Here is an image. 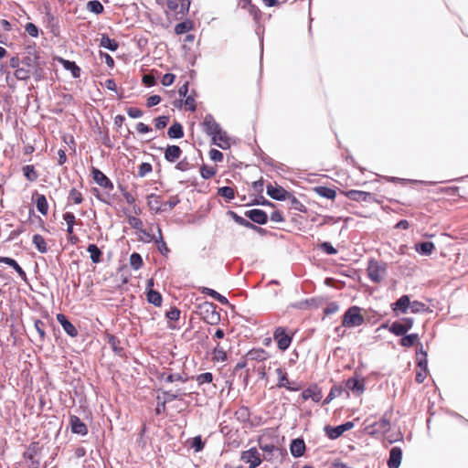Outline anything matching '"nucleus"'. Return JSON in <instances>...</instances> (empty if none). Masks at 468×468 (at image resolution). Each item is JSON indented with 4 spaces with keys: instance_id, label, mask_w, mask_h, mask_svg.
I'll list each match as a JSON object with an SVG mask.
<instances>
[{
    "instance_id": "1",
    "label": "nucleus",
    "mask_w": 468,
    "mask_h": 468,
    "mask_svg": "<svg viewBox=\"0 0 468 468\" xmlns=\"http://www.w3.org/2000/svg\"><path fill=\"white\" fill-rule=\"evenodd\" d=\"M411 346L415 347L416 353V377L418 383H422L428 377V360L427 350L423 349L422 345L419 342L418 335L411 334Z\"/></svg>"
},
{
    "instance_id": "2",
    "label": "nucleus",
    "mask_w": 468,
    "mask_h": 468,
    "mask_svg": "<svg viewBox=\"0 0 468 468\" xmlns=\"http://www.w3.org/2000/svg\"><path fill=\"white\" fill-rule=\"evenodd\" d=\"M405 323L399 321L393 322L390 325L385 324L382 325L383 328H388L389 332L397 336H401L400 344L403 346L410 347V335L408 330L410 328V319H405Z\"/></svg>"
},
{
    "instance_id": "3",
    "label": "nucleus",
    "mask_w": 468,
    "mask_h": 468,
    "mask_svg": "<svg viewBox=\"0 0 468 468\" xmlns=\"http://www.w3.org/2000/svg\"><path fill=\"white\" fill-rule=\"evenodd\" d=\"M198 314L201 318L208 324H217L220 321V315L217 312V305L205 302L198 306Z\"/></svg>"
},
{
    "instance_id": "4",
    "label": "nucleus",
    "mask_w": 468,
    "mask_h": 468,
    "mask_svg": "<svg viewBox=\"0 0 468 468\" xmlns=\"http://www.w3.org/2000/svg\"><path fill=\"white\" fill-rule=\"evenodd\" d=\"M364 321V317L360 314V308L352 306L345 313L342 324L346 327H355L361 325Z\"/></svg>"
},
{
    "instance_id": "5",
    "label": "nucleus",
    "mask_w": 468,
    "mask_h": 468,
    "mask_svg": "<svg viewBox=\"0 0 468 468\" xmlns=\"http://www.w3.org/2000/svg\"><path fill=\"white\" fill-rule=\"evenodd\" d=\"M390 427L389 420L384 416L378 421L368 424L366 427V431L371 435H384L390 430Z\"/></svg>"
},
{
    "instance_id": "6",
    "label": "nucleus",
    "mask_w": 468,
    "mask_h": 468,
    "mask_svg": "<svg viewBox=\"0 0 468 468\" xmlns=\"http://www.w3.org/2000/svg\"><path fill=\"white\" fill-rule=\"evenodd\" d=\"M369 279L374 282H379L383 280L386 270L377 261H370L367 266Z\"/></svg>"
},
{
    "instance_id": "7",
    "label": "nucleus",
    "mask_w": 468,
    "mask_h": 468,
    "mask_svg": "<svg viewBox=\"0 0 468 468\" xmlns=\"http://www.w3.org/2000/svg\"><path fill=\"white\" fill-rule=\"evenodd\" d=\"M273 338L277 342L279 349L282 351L286 350L292 343V336L285 333L283 327H277L275 329Z\"/></svg>"
},
{
    "instance_id": "8",
    "label": "nucleus",
    "mask_w": 468,
    "mask_h": 468,
    "mask_svg": "<svg viewBox=\"0 0 468 468\" xmlns=\"http://www.w3.org/2000/svg\"><path fill=\"white\" fill-rule=\"evenodd\" d=\"M240 459L243 462L250 463V468H256L261 463L260 452L254 447L242 452Z\"/></svg>"
},
{
    "instance_id": "9",
    "label": "nucleus",
    "mask_w": 468,
    "mask_h": 468,
    "mask_svg": "<svg viewBox=\"0 0 468 468\" xmlns=\"http://www.w3.org/2000/svg\"><path fill=\"white\" fill-rule=\"evenodd\" d=\"M167 7L169 10L176 12L181 16L186 15L190 7V0H167Z\"/></svg>"
},
{
    "instance_id": "10",
    "label": "nucleus",
    "mask_w": 468,
    "mask_h": 468,
    "mask_svg": "<svg viewBox=\"0 0 468 468\" xmlns=\"http://www.w3.org/2000/svg\"><path fill=\"white\" fill-rule=\"evenodd\" d=\"M202 127L203 131L209 136H212L222 130L211 114H207L204 117Z\"/></svg>"
},
{
    "instance_id": "11",
    "label": "nucleus",
    "mask_w": 468,
    "mask_h": 468,
    "mask_svg": "<svg viewBox=\"0 0 468 468\" xmlns=\"http://www.w3.org/2000/svg\"><path fill=\"white\" fill-rule=\"evenodd\" d=\"M409 308L410 295L408 294L401 296L398 301L391 304V309L397 316L401 314H406Z\"/></svg>"
},
{
    "instance_id": "12",
    "label": "nucleus",
    "mask_w": 468,
    "mask_h": 468,
    "mask_svg": "<svg viewBox=\"0 0 468 468\" xmlns=\"http://www.w3.org/2000/svg\"><path fill=\"white\" fill-rule=\"evenodd\" d=\"M267 194L275 200L282 201L287 200L289 192L280 186H273L272 185L267 186Z\"/></svg>"
},
{
    "instance_id": "13",
    "label": "nucleus",
    "mask_w": 468,
    "mask_h": 468,
    "mask_svg": "<svg viewBox=\"0 0 468 468\" xmlns=\"http://www.w3.org/2000/svg\"><path fill=\"white\" fill-rule=\"evenodd\" d=\"M245 216L248 217L251 221L260 225H264L268 221V216L266 212L258 208L246 211Z\"/></svg>"
},
{
    "instance_id": "14",
    "label": "nucleus",
    "mask_w": 468,
    "mask_h": 468,
    "mask_svg": "<svg viewBox=\"0 0 468 468\" xmlns=\"http://www.w3.org/2000/svg\"><path fill=\"white\" fill-rule=\"evenodd\" d=\"M346 388L359 396L365 390L364 381L356 378H350L346 382Z\"/></svg>"
},
{
    "instance_id": "15",
    "label": "nucleus",
    "mask_w": 468,
    "mask_h": 468,
    "mask_svg": "<svg viewBox=\"0 0 468 468\" xmlns=\"http://www.w3.org/2000/svg\"><path fill=\"white\" fill-rule=\"evenodd\" d=\"M70 429L73 433L80 435H86L88 428L84 422L77 416H70L69 418Z\"/></svg>"
},
{
    "instance_id": "16",
    "label": "nucleus",
    "mask_w": 468,
    "mask_h": 468,
    "mask_svg": "<svg viewBox=\"0 0 468 468\" xmlns=\"http://www.w3.org/2000/svg\"><path fill=\"white\" fill-rule=\"evenodd\" d=\"M57 321L61 324L64 331L71 337L78 335L77 328L68 320V318L62 314H57Z\"/></svg>"
},
{
    "instance_id": "17",
    "label": "nucleus",
    "mask_w": 468,
    "mask_h": 468,
    "mask_svg": "<svg viewBox=\"0 0 468 468\" xmlns=\"http://www.w3.org/2000/svg\"><path fill=\"white\" fill-rule=\"evenodd\" d=\"M305 443L304 441L301 438L293 439L290 445V451L293 457L298 458L304 454L305 452Z\"/></svg>"
},
{
    "instance_id": "18",
    "label": "nucleus",
    "mask_w": 468,
    "mask_h": 468,
    "mask_svg": "<svg viewBox=\"0 0 468 468\" xmlns=\"http://www.w3.org/2000/svg\"><path fill=\"white\" fill-rule=\"evenodd\" d=\"M402 452L399 447H393L388 460V468H399L401 463Z\"/></svg>"
},
{
    "instance_id": "19",
    "label": "nucleus",
    "mask_w": 468,
    "mask_h": 468,
    "mask_svg": "<svg viewBox=\"0 0 468 468\" xmlns=\"http://www.w3.org/2000/svg\"><path fill=\"white\" fill-rule=\"evenodd\" d=\"M212 142L217 146L221 149H228L230 146L229 139L227 135V133L223 130H220L218 133L211 136Z\"/></svg>"
},
{
    "instance_id": "20",
    "label": "nucleus",
    "mask_w": 468,
    "mask_h": 468,
    "mask_svg": "<svg viewBox=\"0 0 468 468\" xmlns=\"http://www.w3.org/2000/svg\"><path fill=\"white\" fill-rule=\"evenodd\" d=\"M346 196L354 201H365L368 202L373 199L372 194L360 190H349L346 193Z\"/></svg>"
},
{
    "instance_id": "21",
    "label": "nucleus",
    "mask_w": 468,
    "mask_h": 468,
    "mask_svg": "<svg viewBox=\"0 0 468 468\" xmlns=\"http://www.w3.org/2000/svg\"><path fill=\"white\" fill-rule=\"evenodd\" d=\"M302 398L304 400L311 399L314 402H319L322 399L323 395L321 389L314 386L304 389L302 392Z\"/></svg>"
},
{
    "instance_id": "22",
    "label": "nucleus",
    "mask_w": 468,
    "mask_h": 468,
    "mask_svg": "<svg viewBox=\"0 0 468 468\" xmlns=\"http://www.w3.org/2000/svg\"><path fill=\"white\" fill-rule=\"evenodd\" d=\"M182 154V150L177 145H168L165 150V158L170 163L176 162Z\"/></svg>"
},
{
    "instance_id": "23",
    "label": "nucleus",
    "mask_w": 468,
    "mask_h": 468,
    "mask_svg": "<svg viewBox=\"0 0 468 468\" xmlns=\"http://www.w3.org/2000/svg\"><path fill=\"white\" fill-rule=\"evenodd\" d=\"M37 453V447L36 445H31L27 451L24 453L26 459L28 460V467L29 468H38L39 461L36 459V455Z\"/></svg>"
},
{
    "instance_id": "24",
    "label": "nucleus",
    "mask_w": 468,
    "mask_h": 468,
    "mask_svg": "<svg viewBox=\"0 0 468 468\" xmlns=\"http://www.w3.org/2000/svg\"><path fill=\"white\" fill-rule=\"evenodd\" d=\"M0 263H5L12 267L23 280H27V274L25 271L19 266V264L12 258L0 257Z\"/></svg>"
},
{
    "instance_id": "25",
    "label": "nucleus",
    "mask_w": 468,
    "mask_h": 468,
    "mask_svg": "<svg viewBox=\"0 0 468 468\" xmlns=\"http://www.w3.org/2000/svg\"><path fill=\"white\" fill-rule=\"evenodd\" d=\"M435 249V246L431 241H424L420 243L415 244V250L417 252H419L421 255H431Z\"/></svg>"
},
{
    "instance_id": "26",
    "label": "nucleus",
    "mask_w": 468,
    "mask_h": 468,
    "mask_svg": "<svg viewBox=\"0 0 468 468\" xmlns=\"http://www.w3.org/2000/svg\"><path fill=\"white\" fill-rule=\"evenodd\" d=\"M36 197L35 202L38 212H40L42 215H47L48 210V204L46 197L37 193H36L33 197Z\"/></svg>"
},
{
    "instance_id": "27",
    "label": "nucleus",
    "mask_w": 468,
    "mask_h": 468,
    "mask_svg": "<svg viewBox=\"0 0 468 468\" xmlns=\"http://www.w3.org/2000/svg\"><path fill=\"white\" fill-rule=\"evenodd\" d=\"M167 135L172 139L182 138L184 136V131L181 123L177 122L173 123L167 131Z\"/></svg>"
},
{
    "instance_id": "28",
    "label": "nucleus",
    "mask_w": 468,
    "mask_h": 468,
    "mask_svg": "<svg viewBox=\"0 0 468 468\" xmlns=\"http://www.w3.org/2000/svg\"><path fill=\"white\" fill-rule=\"evenodd\" d=\"M314 191L320 197L327 199H335L336 192L335 189L326 186H315Z\"/></svg>"
},
{
    "instance_id": "29",
    "label": "nucleus",
    "mask_w": 468,
    "mask_h": 468,
    "mask_svg": "<svg viewBox=\"0 0 468 468\" xmlns=\"http://www.w3.org/2000/svg\"><path fill=\"white\" fill-rule=\"evenodd\" d=\"M276 373L279 377V381L277 384V386L279 388H286L289 390H297L298 389L297 388H292L289 386V380L287 378V374L285 372H283L282 368L278 367L276 369Z\"/></svg>"
},
{
    "instance_id": "30",
    "label": "nucleus",
    "mask_w": 468,
    "mask_h": 468,
    "mask_svg": "<svg viewBox=\"0 0 468 468\" xmlns=\"http://www.w3.org/2000/svg\"><path fill=\"white\" fill-rule=\"evenodd\" d=\"M158 237L154 239L155 242L157 243L158 250L162 255H167L170 251L168 247L166 246V243L163 239L162 230L159 226L156 227Z\"/></svg>"
},
{
    "instance_id": "31",
    "label": "nucleus",
    "mask_w": 468,
    "mask_h": 468,
    "mask_svg": "<svg viewBox=\"0 0 468 468\" xmlns=\"http://www.w3.org/2000/svg\"><path fill=\"white\" fill-rule=\"evenodd\" d=\"M100 46L111 51H115L118 48L119 44L116 40L110 38L107 35H102Z\"/></svg>"
},
{
    "instance_id": "32",
    "label": "nucleus",
    "mask_w": 468,
    "mask_h": 468,
    "mask_svg": "<svg viewBox=\"0 0 468 468\" xmlns=\"http://www.w3.org/2000/svg\"><path fill=\"white\" fill-rule=\"evenodd\" d=\"M324 431L328 438H330L331 440H335L339 438L345 432L341 425L335 427L325 426Z\"/></svg>"
},
{
    "instance_id": "33",
    "label": "nucleus",
    "mask_w": 468,
    "mask_h": 468,
    "mask_svg": "<svg viewBox=\"0 0 468 468\" xmlns=\"http://www.w3.org/2000/svg\"><path fill=\"white\" fill-rule=\"evenodd\" d=\"M32 241L40 253H46L48 251L46 240L41 235L35 234L32 238Z\"/></svg>"
},
{
    "instance_id": "34",
    "label": "nucleus",
    "mask_w": 468,
    "mask_h": 468,
    "mask_svg": "<svg viewBox=\"0 0 468 468\" xmlns=\"http://www.w3.org/2000/svg\"><path fill=\"white\" fill-rule=\"evenodd\" d=\"M87 251L90 254V260L93 263H99L101 261V251L95 244H90Z\"/></svg>"
},
{
    "instance_id": "35",
    "label": "nucleus",
    "mask_w": 468,
    "mask_h": 468,
    "mask_svg": "<svg viewBox=\"0 0 468 468\" xmlns=\"http://www.w3.org/2000/svg\"><path fill=\"white\" fill-rule=\"evenodd\" d=\"M64 69L69 70L74 78H79L80 75V69L76 65L74 61L67 59H61Z\"/></svg>"
},
{
    "instance_id": "36",
    "label": "nucleus",
    "mask_w": 468,
    "mask_h": 468,
    "mask_svg": "<svg viewBox=\"0 0 468 468\" xmlns=\"http://www.w3.org/2000/svg\"><path fill=\"white\" fill-rule=\"evenodd\" d=\"M193 28V23L190 20H186L184 22L178 23L175 27V33L176 35H182L189 32Z\"/></svg>"
},
{
    "instance_id": "37",
    "label": "nucleus",
    "mask_w": 468,
    "mask_h": 468,
    "mask_svg": "<svg viewBox=\"0 0 468 468\" xmlns=\"http://www.w3.org/2000/svg\"><path fill=\"white\" fill-rule=\"evenodd\" d=\"M91 174L93 180L100 186H103V185L106 184L109 179L101 170L95 167L92 168Z\"/></svg>"
},
{
    "instance_id": "38",
    "label": "nucleus",
    "mask_w": 468,
    "mask_h": 468,
    "mask_svg": "<svg viewBox=\"0 0 468 468\" xmlns=\"http://www.w3.org/2000/svg\"><path fill=\"white\" fill-rule=\"evenodd\" d=\"M290 203V208L294 209L296 211L304 212L306 210L304 205L294 196L289 194V197H287Z\"/></svg>"
},
{
    "instance_id": "39",
    "label": "nucleus",
    "mask_w": 468,
    "mask_h": 468,
    "mask_svg": "<svg viewBox=\"0 0 468 468\" xmlns=\"http://www.w3.org/2000/svg\"><path fill=\"white\" fill-rule=\"evenodd\" d=\"M23 174L25 176V177L30 181V182H34L37 179L38 177V175L37 173L36 172L35 170V167L31 165H27L23 167Z\"/></svg>"
},
{
    "instance_id": "40",
    "label": "nucleus",
    "mask_w": 468,
    "mask_h": 468,
    "mask_svg": "<svg viewBox=\"0 0 468 468\" xmlns=\"http://www.w3.org/2000/svg\"><path fill=\"white\" fill-rule=\"evenodd\" d=\"M147 300L150 303L160 306L162 303V295L157 291L149 290L147 292Z\"/></svg>"
},
{
    "instance_id": "41",
    "label": "nucleus",
    "mask_w": 468,
    "mask_h": 468,
    "mask_svg": "<svg viewBox=\"0 0 468 468\" xmlns=\"http://www.w3.org/2000/svg\"><path fill=\"white\" fill-rule=\"evenodd\" d=\"M87 9L96 15L101 14L104 10L102 4L98 0H91L87 3Z\"/></svg>"
},
{
    "instance_id": "42",
    "label": "nucleus",
    "mask_w": 468,
    "mask_h": 468,
    "mask_svg": "<svg viewBox=\"0 0 468 468\" xmlns=\"http://www.w3.org/2000/svg\"><path fill=\"white\" fill-rule=\"evenodd\" d=\"M229 213L232 217V218L235 220V222L238 223L239 225L244 226L249 229H256V227L251 222H250L249 220L245 219L244 218L239 216L235 212L229 211Z\"/></svg>"
},
{
    "instance_id": "43",
    "label": "nucleus",
    "mask_w": 468,
    "mask_h": 468,
    "mask_svg": "<svg viewBox=\"0 0 468 468\" xmlns=\"http://www.w3.org/2000/svg\"><path fill=\"white\" fill-rule=\"evenodd\" d=\"M250 359L263 361L267 358V353L263 349L251 350L248 353Z\"/></svg>"
},
{
    "instance_id": "44",
    "label": "nucleus",
    "mask_w": 468,
    "mask_h": 468,
    "mask_svg": "<svg viewBox=\"0 0 468 468\" xmlns=\"http://www.w3.org/2000/svg\"><path fill=\"white\" fill-rule=\"evenodd\" d=\"M63 219L67 222V232L71 235L73 233V227L75 224V216L71 212L63 214Z\"/></svg>"
},
{
    "instance_id": "45",
    "label": "nucleus",
    "mask_w": 468,
    "mask_h": 468,
    "mask_svg": "<svg viewBox=\"0 0 468 468\" xmlns=\"http://www.w3.org/2000/svg\"><path fill=\"white\" fill-rule=\"evenodd\" d=\"M148 205H149L150 208L154 210L156 213L162 211L163 205H160L158 197L154 194H151L148 197Z\"/></svg>"
},
{
    "instance_id": "46",
    "label": "nucleus",
    "mask_w": 468,
    "mask_h": 468,
    "mask_svg": "<svg viewBox=\"0 0 468 468\" xmlns=\"http://www.w3.org/2000/svg\"><path fill=\"white\" fill-rule=\"evenodd\" d=\"M343 392V388L341 387L334 386L327 397L324 399V404L330 403L335 398L340 396Z\"/></svg>"
},
{
    "instance_id": "47",
    "label": "nucleus",
    "mask_w": 468,
    "mask_h": 468,
    "mask_svg": "<svg viewBox=\"0 0 468 468\" xmlns=\"http://www.w3.org/2000/svg\"><path fill=\"white\" fill-rule=\"evenodd\" d=\"M130 264L133 269L139 270L143 265V259L141 255L137 252L132 253L130 256Z\"/></svg>"
},
{
    "instance_id": "48",
    "label": "nucleus",
    "mask_w": 468,
    "mask_h": 468,
    "mask_svg": "<svg viewBox=\"0 0 468 468\" xmlns=\"http://www.w3.org/2000/svg\"><path fill=\"white\" fill-rule=\"evenodd\" d=\"M218 195L229 200L233 199L235 197L234 190L230 186H223L218 188Z\"/></svg>"
},
{
    "instance_id": "49",
    "label": "nucleus",
    "mask_w": 468,
    "mask_h": 468,
    "mask_svg": "<svg viewBox=\"0 0 468 468\" xmlns=\"http://www.w3.org/2000/svg\"><path fill=\"white\" fill-rule=\"evenodd\" d=\"M34 327L37 332L40 341H44L46 333H45V323L39 319L35 321Z\"/></svg>"
},
{
    "instance_id": "50",
    "label": "nucleus",
    "mask_w": 468,
    "mask_h": 468,
    "mask_svg": "<svg viewBox=\"0 0 468 468\" xmlns=\"http://www.w3.org/2000/svg\"><path fill=\"white\" fill-rule=\"evenodd\" d=\"M161 379L165 380L167 383H173L176 381H186V379H183L182 376L180 374H162Z\"/></svg>"
},
{
    "instance_id": "51",
    "label": "nucleus",
    "mask_w": 468,
    "mask_h": 468,
    "mask_svg": "<svg viewBox=\"0 0 468 468\" xmlns=\"http://www.w3.org/2000/svg\"><path fill=\"white\" fill-rule=\"evenodd\" d=\"M15 77L19 80H27L30 77V71L27 69L17 68L15 71Z\"/></svg>"
},
{
    "instance_id": "52",
    "label": "nucleus",
    "mask_w": 468,
    "mask_h": 468,
    "mask_svg": "<svg viewBox=\"0 0 468 468\" xmlns=\"http://www.w3.org/2000/svg\"><path fill=\"white\" fill-rule=\"evenodd\" d=\"M180 202L179 198L175 196L171 197L170 199L163 204L162 211H165L167 209H173L178 203Z\"/></svg>"
},
{
    "instance_id": "53",
    "label": "nucleus",
    "mask_w": 468,
    "mask_h": 468,
    "mask_svg": "<svg viewBox=\"0 0 468 468\" xmlns=\"http://www.w3.org/2000/svg\"><path fill=\"white\" fill-rule=\"evenodd\" d=\"M212 380H213V375L210 372L202 373L197 377V381L199 385H202L205 383H211Z\"/></svg>"
},
{
    "instance_id": "54",
    "label": "nucleus",
    "mask_w": 468,
    "mask_h": 468,
    "mask_svg": "<svg viewBox=\"0 0 468 468\" xmlns=\"http://www.w3.org/2000/svg\"><path fill=\"white\" fill-rule=\"evenodd\" d=\"M165 396V401L162 403L163 410L165 407L166 402L174 401L175 399H178L180 396L179 392L173 393L172 391H164Z\"/></svg>"
},
{
    "instance_id": "55",
    "label": "nucleus",
    "mask_w": 468,
    "mask_h": 468,
    "mask_svg": "<svg viewBox=\"0 0 468 468\" xmlns=\"http://www.w3.org/2000/svg\"><path fill=\"white\" fill-rule=\"evenodd\" d=\"M128 223L130 224V226L134 229H138V230H142L143 229V221L137 218V217H133V216H131L128 218Z\"/></svg>"
},
{
    "instance_id": "56",
    "label": "nucleus",
    "mask_w": 468,
    "mask_h": 468,
    "mask_svg": "<svg viewBox=\"0 0 468 468\" xmlns=\"http://www.w3.org/2000/svg\"><path fill=\"white\" fill-rule=\"evenodd\" d=\"M152 165L149 163H142L138 168V176L140 177L145 176L147 174L152 172Z\"/></svg>"
},
{
    "instance_id": "57",
    "label": "nucleus",
    "mask_w": 468,
    "mask_h": 468,
    "mask_svg": "<svg viewBox=\"0 0 468 468\" xmlns=\"http://www.w3.org/2000/svg\"><path fill=\"white\" fill-rule=\"evenodd\" d=\"M215 173H216V171L213 167H208V166L203 165L200 168V174L204 179H208V178L212 177L215 175Z\"/></svg>"
},
{
    "instance_id": "58",
    "label": "nucleus",
    "mask_w": 468,
    "mask_h": 468,
    "mask_svg": "<svg viewBox=\"0 0 468 468\" xmlns=\"http://www.w3.org/2000/svg\"><path fill=\"white\" fill-rule=\"evenodd\" d=\"M169 122V117L168 116H159L154 119V124L156 129H164L167 123Z\"/></svg>"
},
{
    "instance_id": "59",
    "label": "nucleus",
    "mask_w": 468,
    "mask_h": 468,
    "mask_svg": "<svg viewBox=\"0 0 468 468\" xmlns=\"http://www.w3.org/2000/svg\"><path fill=\"white\" fill-rule=\"evenodd\" d=\"M70 199L74 201L75 204H80L83 200L82 195L80 191H78L76 188H72L69 191V197Z\"/></svg>"
},
{
    "instance_id": "60",
    "label": "nucleus",
    "mask_w": 468,
    "mask_h": 468,
    "mask_svg": "<svg viewBox=\"0 0 468 468\" xmlns=\"http://www.w3.org/2000/svg\"><path fill=\"white\" fill-rule=\"evenodd\" d=\"M26 32L31 36V37H37L38 36V28L33 23H27L25 27Z\"/></svg>"
},
{
    "instance_id": "61",
    "label": "nucleus",
    "mask_w": 468,
    "mask_h": 468,
    "mask_svg": "<svg viewBox=\"0 0 468 468\" xmlns=\"http://www.w3.org/2000/svg\"><path fill=\"white\" fill-rule=\"evenodd\" d=\"M321 250L327 253L328 255H335L337 253L336 249H335L329 242H323L320 245Z\"/></svg>"
},
{
    "instance_id": "62",
    "label": "nucleus",
    "mask_w": 468,
    "mask_h": 468,
    "mask_svg": "<svg viewBox=\"0 0 468 468\" xmlns=\"http://www.w3.org/2000/svg\"><path fill=\"white\" fill-rule=\"evenodd\" d=\"M166 317L171 321H177L180 317V311L177 308H171L166 313Z\"/></svg>"
},
{
    "instance_id": "63",
    "label": "nucleus",
    "mask_w": 468,
    "mask_h": 468,
    "mask_svg": "<svg viewBox=\"0 0 468 468\" xmlns=\"http://www.w3.org/2000/svg\"><path fill=\"white\" fill-rule=\"evenodd\" d=\"M191 447L195 449L196 452H200L204 448V442L201 440L200 436H197L193 439V442Z\"/></svg>"
},
{
    "instance_id": "64",
    "label": "nucleus",
    "mask_w": 468,
    "mask_h": 468,
    "mask_svg": "<svg viewBox=\"0 0 468 468\" xmlns=\"http://www.w3.org/2000/svg\"><path fill=\"white\" fill-rule=\"evenodd\" d=\"M209 156L214 162H221L223 160V154L217 149H211Z\"/></svg>"
}]
</instances>
